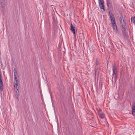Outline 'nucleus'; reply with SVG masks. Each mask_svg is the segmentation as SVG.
<instances>
[{
	"mask_svg": "<svg viewBox=\"0 0 135 135\" xmlns=\"http://www.w3.org/2000/svg\"><path fill=\"white\" fill-rule=\"evenodd\" d=\"M83 35V33H80L79 34V36L80 38H82Z\"/></svg>",
	"mask_w": 135,
	"mask_h": 135,
	"instance_id": "f3484780",
	"label": "nucleus"
},
{
	"mask_svg": "<svg viewBox=\"0 0 135 135\" xmlns=\"http://www.w3.org/2000/svg\"><path fill=\"white\" fill-rule=\"evenodd\" d=\"M70 30L73 32L75 37H76L75 29L74 26L71 24L70 26Z\"/></svg>",
	"mask_w": 135,
	"mask_h": 135,
	"instance_id": "20e7f679",
	"label": "nucleus"
},
{
	"mask_svg": "<svg viewBox=\"0 0 135 135\" xmlns=\"http://www.w3.org/2000/svg\"><path fill=\"white\" fill-rule=\"evenodd\" d=\"M99 3L100 8L103 9L104 11H105V9L104 8V1H102L99 2Z\"/></svg>",
	"mask_w": 135,
	"mask_h": 135,
	"instance_id": "423d86ee",
	"label": "nucleus"
},
{
	"mask_svg": "<svg viewBox=\"0 0 135 135\" xmlns=\"http://www.w3.org/2000/svg\"><path fill=\"white\" fill-rule=\"evenodd\" d=\"M99 63L98 61V60H97L96 61V62H95L96 66H97L98 65Z\"/></svg>",
	"mask_w": 135,
	"mask_h": 135,
	"instance_id": "6ab92c4d",
	"label": "nucleus"
},
{
	"mask_svg": "<svg viewBox=\"0 0 135 135\" xmlns=\"http://www.w3.org/2000/svg\"><path fill=\"white\" fill-rule=\"evenodd\" d=\"M16 89H17V90H18V89H17V88H16Z\"/></svg>",
	"mask_w": 135,
	"mask_h": 135,
	"instance_id": "b1692460",
	"label": "nucleus"
},
{
	"mask_svg": "<svg viewBox=\"0 0 135 135\" xmlns=\"http://www.w3.org/2000/svg\"><path fill=\"white\" fill-rule=\"evenodd\" d=\"M2 78V76H0V89L2 91L3 90V83Z\"/></svg>",
	"mask_w": 135,
	"mask_h": 135,
	"instance_id": "39448f33",
	"label": "nucleus"
},
{
	"mask_svg": "<svg viewBox=\"0 0 135 135\" xmlns=\"http://www.w3.org/2000/svg\"><path fill=\"white\" fill-rule=\"evenodd\" d=\"M1 2H4V0H1Z\"/></svg>",
	"mask_w": 135,
	"mask_h": 135,
	"instance_id": "4be33fe9",
	"label": "nucleus"
},
{
	"mask_svg": "<svg viewBox=\"0 0 135 135\" xmlns=\"http://www.w3.org/2000/svg\"><path fill=\"white\" fill-rule=\"evenodd\" d=\"M122 32L123 35L124 37V38H125L126 37H127L128 35V34L126 32V28H123Z\"/></svg>",
	"mask_w": 135,
	"mask_h": 135,
	"instance_id": "1a4fd4ad",
	"label": "nucleus"
},
{
	"mask_svg": "<svg viewBox=\"0 0 135 135\" xmlns=\"http://www.w3.org/2000/svg\"><path fill=\"white\" fill-rule=\"evenodd\" d=\"M16 94L17 95L16 96V98H18L19 97V91H16Z\"/></svg>",
	"mask_w": 135,
	"mask_h": 135,
	"instance_id": "2eb2a0df",
	"label": "nucleus"
},
{
	"mask_svg": "<svg viewBox=\"0 0 135 135\" xmlns=\"http://www.w3.org/2000/svg\"><path fill=\"white\" fill-rule=\"evenodd\" d=\"M99 3L103 1L102 0H99Z\"/></svg>",
	"mask_w": 135,
	"mask_h": 135,
	"instance_id": "5701e85b",
	"label": "nucleus"
},
{
	"mask_svg": "<svg viewBox=\"0 0 135 135\" xmlns=\"http://www.w3.org/2000/svg\"><path fill=\"white\" fill-rule=\"evenodd\" d=\"M120 21L122 25V28H126L125 26H126V23L124 20L123 19L122 17H120Z\"/></svg>",
	"mask_w": 135,
	"mask_h": 135,
	"instance_id": "f03ea898",
	"label": "nucleus"
},
{
	"mask_svg": "<svg viewBox=\"0 0 135 135\" xmlns=\"http://www.w3.org/2000/svg\"><path fill=\"white\" fill-rule=\"evenodd\" d=\"M132 109V114L135 116V102H133V103Z\"/></svg>",
	"mask_w": 135,
	"mask_h": 135,
	"instance_id": "6e6552de",
	"label": "nucleus"
},
{
	"mask_svg": "<svg viewBox=\"0 0 135 135\" xmlns=\"http://www.w3.org/2000/svg\"><path fill=\"white\" fill-rule=\"evenodd\" d=\"M15 78L14 79V83H15V81L16 82H18V80L17 79V76H15Z\"/></svg>",
	"mask_w": 135,
	"mask_h": 135,
	"instance_id": "dca6fc26",
	"label": "nucleus"
},
{
	"mask_svg": "<svg viewBox=\"0 0 135 135\" xmlns=\"http://www.w3.org/2000/svg\"><path fill=\"white\" fill-rule=\"evenodd\" d=\"M0 5L2 6V9H4V2H1Z\"/></svg>",
	"mask_w": 135,
	"mask_h": 135,
	"instance_id": "9b49d317",
	"label": "nucleus"
},
{
	"mask_svg": "<svg viewBox=\"0 0 135 135\" xmlns=\"http://www.w3.org/2000/svg\"><path fill=\"white\" fill-rule=\"evenodd\" d=\"M111 21V23L112 24V25L113 26V28L114 30H115V31H117V25H116V24L115 23V21ZM116 33H117V32H116Z\"/></svg>",
	"mask_w": 135,
	"mask_h": 135,
	"instance_id": "7ed1b4c3",
	"label": "nucleus"
},
{
	"mask_svg": "<svg viewBox=\"0 0 135 135\" xmlns=\"http://www.w3.org/2000/svg\"><path fill=\"white\" fill-rule=\"evenodd\" d=\"M14 76H17V71L15 68L14 69Z\"/></svg>",
	"mask_w": 135,
	"mask_h": 135,
	"instance_id": "f8f14e48",
	"label": "nucleus"
},
{
	"mask_svg": "<svg viewBox=\"0 0 135 135\" xmlns=\"http://www.w3.org/2000/svg\"><path fill=\"white\" fill-rule=\"evenodd\" d=\"M109 14L111 21H115V19L113 14L112 12H111L110 11L109 12Z\"/></svg>",
	"mask_w": 135,
	"mask_h": 135,
	"instance_id": "0eeeda50",
	"label": "nucleus"
},
{
	"mask_svg": "<svg viewBox=\"0 0 135 135\" xmlns=\"http://www.w3.org/2000/svg\"><path fill=\"white\" fill-rule=\"evenodd\" d=\"M113 74L112 75V80L114 79L115 82L116 81L118 73V68L116 66L115 64L113 65L112 66Z\"/></svg>",
	"mask_w": 135,
	"mask_h": 135,
	"instance_id": "f257e3e1",
	"label": "nucleus"
},
{
	"mask_svg": "<svg viewBox=\"0 0 135 135\" xmlns=\"http://www.w3.org/2000/svg\"><path fill=\"white\" fill-rule=\"evenodd\" d=\"M107 6L108 7L110 8V5H112V4L111 3V2H107Z\"/></svg>",
	"mask_w": 135,
	"mask_h": 135,
	"instance_id": "ddd939ff",
	"label": "nucleus"
},
{
	"mask_svg": "<svg viewBox=\"0 0 135 135\" xmlns=\"http://www.w3.org/2000/svg\"><path fill=\"white\" fill-rule=\"evenodd\" d=\"M107 0V2H111L110 0Z\"/></svg>",
	"mask_w": 135,
	"mask_h": 135,
	"instance_id": "412c9836",
	"label": "nucleus"
},
{
	"mask_svg": "<svg viewBox=\"0 0 135 135\" xmlns=\"http://www.w3.org/2000/svg\"><path fill=\"white\" fill-rule=\"evenodd\" d=\"M15 85H14V86L15 87L17 88V87L18 85V82H16L15 84Z\"/></svg>",
	"mask_w": 135,
	"mask_h": 135,
	"instance_id": "a211bd4d",
	"label": "nucleus"
},
{
	"mask_svg": "<svg viewBox=\"0 0 135 135\" xmlns=\"http://www.w3.org/2000/svg\"><path fill=\"white\" fill-rule=\"evenodd\" d=\"M100 117L102 118H103L105 117V115L102 112L98 114Z\"/></svg>",
	"mask_w": 135,
	"mask_h": 135,
	"instance_id": "9d476101",
	"label": "nucleus"
},
{
	"mask_svg": "<svg viewBox=\"0 0 135 135\" xmlns=\"http://www.w3.org/2000/svg\"><path fill=\"white\" fill-rule=\"evenodd\" d=\"M98 114L100 113H102V110L100 109H99V110H98Z\"/></svg>",
	"mask_w": 135,
	"mask_h": 135,
	"instance_id": "aec40b11",
	"label": "nucleus"
},
{
	"mask_svg": "<svg viewBox=\"0 0 135 135\" xmlns=\"http://www.w3.org/2000/svg\"><path fill=\"white\" fill-rule=\"evenodd\" d=\"M131 21L132 22H133V23L134 24H135V17H133L131 18Z\"/></svg>",
	"mask_w": 135,
	"mask_h": 135,
	"instance_id": "4468645a",
	"label": "nucleus"
}]
</instances>
